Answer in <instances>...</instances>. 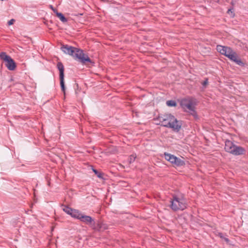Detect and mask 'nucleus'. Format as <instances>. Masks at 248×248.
Returning <instances> with one entry per match:
<instances>
[{"instance_id":"1","label":"nucleus","mask_w":248,"mask_h":248,"mask_svg":"<svg viewBox=\"0 0 248 248\" xmlns=\"http://www.w3.org/2000/svg\"><path fill=\"white\" fill-rule=\"evenodd\" d=\"M156 119L159 121V123L157 124H160L162 126L171 128L174 131L178 132L181 128L182 125V121L177 120L171 114L159 115Z\"/></svg>"},{"instance_id":"2","label":"nucleus","mask_w":248,"mask_h":248,"mask_svg":"<svg viewBox=\"0 0 248 248\" xmlns=\"http://www.w3.org/2000/svg\"><path fill=\"white\" fill-rule=\"evenodd\" d=\"M61 49L65 53L73 56L75 59H78L82 64H86L87 62L94 63L88 55L85 54L81 49L68 45H63Z\"/></svg>"},{"instance_id":"3","label":"nucleus","mask_w":248,"mask_h":248,"mask_svg":"<svg viewBox=\"0 0 248 248\" xmlns=\"http://www.w3.org/2000/svg\"><path fill=\"white\" fill-rule=\"evenodd\" d=\"M225 151L234 155H244L246 150L244 148L235 145L232 141L226 140L225 142Z\"/></svg>"},{"instance_id":"4","label":"nucleus","mask_w":248,"mask_h":248,"mask_svg":"<svg viewBox=\"0 0 248 248\" xmlns=\"http://www.w3.org/2000/svg\"><path fill=\"white\" fill-rule=\"evenodd\" d=\"M170 207L174 211L179 210H183L186 208V204L184 199L178 198L176 196L173 197L170 201Z\"/></svg>"},{"instance_id":"5","label":"nucleus","mask_w":248,"mask_h":248,"mask_svg":"<svg viewBox=\"0 0 248 248\" xmlns=\"http://www.w3.org/2000/svg\"><path fill=\"white\" fill-rule=\"evenodd\" d=\"M0 58L5 62V65L8 70H14L16 66V63L14 60L6 52H1L0 53Z\"/></svg>"},{"instance_id":"6","label":"nucleus","mask_w":248,"mask_h":248,"mask_svg":"<svg viewBox=\"0 0 248 248\" xmlns=\"http://www.w3.org/2000/svg\"><path fill=\"white\" fill-rule=\"evenodd\" d=\"M57 67L60 72L59 76H60L61 87L62 91L64 93H65V87L64 81V66L62 62H59L57 63Z\"/></svg>"},{"instance_id":"7","label":"nucleus","mask_w":248,"mask_h":248,"mask_svg":"<svg viewBox=\"0 0 248 248\" xmlns=\"http://www.w3.org/2000/svg\"><path fill=\"white\" fill-rule=\"evenodd\" d=\"M228 57L230 60L232 62H235L236 64L240 66H244L245 65V63L239 57L238 54L234 51L233 50L230 54L227 55Z\"/></svg>"},{"instance_id":"8","label":"nucleus","mask_w":248,"mask_h":248,"mask_svg":"<svg viewBox=\"0 0 248 248\" xmlns=\"http://www.w3.org/2000/svg\"><path fill=\"white\" fill-rule=\"evenodd\" d=\"M91 228L95 231L102 232L108 229V225L100 220H98L96 223L94 221Z\"/></svg>"},{"instance_id":"9","label":"nucleus","mask_w":248,"mask_h":248,"mask_svg":"<svg viewBox=\"0 0 248 248\" xmlns=\"http://www.w3.org/2000/svg\"><path fill=\"white\" fill-rule=\"evenodd\" d=\"M217 50L220 54L224 55L226 57H227V55L230 54V53H231L232 50V49L230 47L222 46L220 45L217 46Z\"/></svg>"},{"instance_id":"10","label":"nucleus","mask_w":248,"mask_h":248,"mask_svg":"<svg viewBox=\"0 0 248 248\" xmlns=\"http://www.w3.org/2000/svg\"><path fill=\"white\" fill-rule=\"evenodd\" d=\"M79 220L86 224L90 225L91 227L94 221L91 217L83 214H82L81 216H80Z\"/></svg>"},{"instance_id":"11","label":"nucleus","mask_w":248,"mask_h":248,"mask_svg":"<svg viewBox=\"0 0 248 248\" xmlns=\"http://www.w3.org/2000/svg\"><path fill=\"white\" fill-rule=\"evenodd\" d=\"M192 101H196V99L192 97H188L182 99L180 103L181 107L183 108H186V106L190 103Z\"/></svg>"},{"instance_id":"12","label":"nucleus","mask_w":248,"mask_h":248,"mask_svg":"<svg viewBox=\"0 0 248 248\" xmlns=\"http://www.w3.org/2000/svg\"><path fill=\"white\" fill-rule=\"evenodd\" d=\"M196 105V101H192L190 103H189L186 107V108H187L190 111H192L193 112L191 114L194 116H197L196 112L195 110V106Z\"/></svg>"},{"instance_id":"13","label":"nucleus","mask_w":248,"mask_h":248,"mask_svg":"<svg viewBox=\"0 0 248 248\" xmlns=\"http://www.w3.org/2000/svg\"><path fill=\"white\" fill-rule=\"evenodd\" d=\"M164 157L166 160L170 162L172 165L176 159V156L166 153H164Z\"/></svg>"},{"instance_id":"14","label":"nucleus","mask_w":248,"mask_h":248,"mask_svg":"<svg viewBox=\"0 0 248 248\" xmlns=\"http://www.w3.org/2000/svg\"><path fill=\"white\" fill-rule=\"evenodd\" d=\"M82 214L78 210L74 209L72 211V213L71 214V216L75 218H77L79 220L80 218V216H81Z\"/></svg>"},{"instance_id":"15","label":"nucleus","mask_w":248,"mask_h":248,"mask_svg":"<svg viewBox=\"0 0 248 248\" xmlns=\"http://www.w3.org/2000/svg\"><path fill=\"white\" fill-rule=\"evenodd\" d=\"M173 165L177 167L183 166L185 165V162L183 160L176 157V159L174 161Z\"/></svg>"},{"instance_id":"16","label":"nucleus","mask_w":248,"mask_h":248,"mask_svg":"<svg viewBox=\"0 0 248 248\" xmlns=\"http://www.w3.org/2000/svg\"><path fill=\"white\" fill-rule=\"evenodd\" d=\"M56 16L58 17L60 19L63 23L66 22L67 21V19L65 16H63V15L61 13L57 12L56 13Z\"/></svg>"},{"instance_id":"17","label":"nucleus","mask_w":248,"mask_h":248,"mask_svg":"<svg viewBox=\"0 0 248 248\" xmlns=\"http://www.w3.org/2000/svg\"><path fill=\"white\" fill-rule=\"evenodd\" d=\"M73 209L68 207V206L64 205V208H63V211L66 213L67 214L71 216V214L72 212Z\"/></svg>"},{"instance_id":"18","label":"nucleus","mask_w":248,"mask_h":248,"mask_svg":"<svg viewBox=\"0 0 248 248\" xmlns=\"http://www.w3.org/2000/svg\"><path fill=\"white\" fill-rule=\"evenodd\" d=\"M166 104L169 107H176L177 106V103L175 101L170 100H168L166 102Z\"/></svg>"},{"instance_id":"19","label":"nucleus","mask_w":248,"mask_h":248,"mask_svg":"<svg viewBox=\"0 0 248 248\" xmlns=\"http://www.w3.org/2000/svg\"><path fill=\"white\" fill-rule=\"evenodd\" d=\"M93 171L99 178H103V173L100 171H98L96 169H93Z\"/></svg>"},{"instance_id":"20","label":"nucleus","mask_w":248,"mask_h":248,"mask_svg":"<svg viewBox=\"0 0 248 248\" xmlns=\"http://www.w3.org/2000/svg\"><path fill=\"white\" fill-rule=\"evenodd\" d=\"M227 13L230 15L232 17H234L235 16V14L233 12V7H232L229 9L227 11Z\"/></svg>"},{"instance_id":"21","label":"nucleus","mask_w":248,"mask_h":248,"mask_svg":"<svg viewBox=\"0 0 248 248\" xmlns=\"http://www.w3.org/2000/svg\"><path fill=\"white\" fill-rule=\"evenodd\" d=\"M136 158V155H131L129 158H128V162L129 164H131L132 163L134 162L135 159Z\"/></svg>"},{"instance_id":"22","label":"nucleus","mask_w":248,"mask_h":248,"mask_svg":"<svg viewBox=\"0 0 248 248\" xmlns=\"http://www.w3.org/2000/svg\"><path fill=\"white\" fill-rule=\"evenodd\" d=\"M49 8H50V9H51L53 11V12H54L56 15L57 12H58V10H57L56 8H54V7H53V6H52V5H49Z\"/></svg>"},{"instance_id":"23","label":"nucleus","mask_w":248,"mask_h":248,"mask_svg":"<svg viewBox=\"0 0 248 248\" xmlns=\"http://www.w3.org/2000/svg\"><path fill=\"white\" fill-rule=\"evenodd\" d=\"M208 79L207 78H206L205 79L204 81L202 83V85L203 86H205L206 85H207L208 84Z\"/></svg>"},{"instance_id":"24","label":"nucleus","mask_w":248,"mask_h":248,"mask_svg":"<svg viewBox=\"0 0 248 248\" xmlns=\"http://www.w3.org/2000/svg\"><path fill=\"white\" fill-rule=\"evenodd\" d=\"M15 21V19H12L9 20L8 22V25H11L14 24V22Z\"/></svg>"},{"instance_id":"25","label":"nucleus","mask_w":248,"mask_h":248,"mask_svg":"<svg viewBox=\"0 0 248 248\" xmlns=\"http://www.w3.org/2000/svg\"><path fill=\"white\" fill-rule=\"evenodd\" d=\"M218 235L220 238H222V239H223V238H224L223 236V234H222V233L219 232V233H218Z\"/></svg>"},{"instance_id":"26","label":"nucleus","mask_w":248,"mask_h":248,"mask_svg":"<svg viewBox=\"0 0 248 248\" xmlns=\"http://www.w3.org/2000/svg\"><path fill=\"white\" fill-rule=\"evenodd\" d=\"M235 2V1L234 0H232L231 1V4L232 5V7H233V5H234Z\"/></svg>"},{"instance_id":"27","label":"nucleus","mask_w":248,"mask_h":248,"mask_svg":"<svg viewBox=\"0 0 248 248\" xmlns=\"http://www.w3.org/2000/svg\"><path fill=\"white\" fill-rule=\"evenodd\" d=\"M223 239L225 240V241L226 242L228 243V242H229V239H228V238H224Z\"/></svg>"},{"instance_id":"28","label":"nucleus","mask_w":248,"mask_h":248,"mask_svg":"<svg viewBox=\"0 0 248 248\" xmlns=\"http://www.w3.org/2000/svg\"><path fill=\"white\" fill-rule=\"evenodd\" d=\"M83 15V14H78L75 15V16H78L79 15L81 16V15Z\"/></svg>"}]
</instances>
